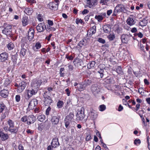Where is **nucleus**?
<instances>
[{
  "label": "nucleus",
  "instance_id": "obj_1",
  "mask_svg": "<svg viewBox=\"0 0 150 150\" xmlns=\"http://www.w3.org/2000/svg\"><path fill=\"white\" fill-rule=\"evenodd\" d=\"M47 93V91H45L42 95L43 98V101L45 105L49 106L51 104L53 103V101L51 97L46 94Z\"/></svg>",
  "mask_w": 150,
  "mask_h": 150
},
{
  "label": "nucleus",
  "instance_id": "obj_2",
  "mask_svg": "<svg viewBox=\"0 0 150 150\" xmlns=\"http://www.w3.org/2000/svg\"><path fill=\"white\" fill-rule=\"evenodd\" d=\"M42 82L41 80L35 79L31 83V88L38 90Z\"/></svg>",
  "mask_w": 150,
  "mask_h": 150
},
{
  "label": "nucleus",
  "instance_id": "obj_3",
  "mask_svg": "<svg viewBox=\"0 0 150 150\" xmlns=\"http://www.w3.org/2000/svg\"><path fill=\"white\" fill-rule=\"evenodd\" d=\"M60 118L61 116L59 115L58 113L57 116L52 115L51 121L52 126H55L57 125L59 123Z\"/></svg>",
  "mask_w": 150,
  "mask_h": 150
},
{
  "label": "nucleus",
  "instance_id": "obj_4",
  "mask_svg": "<svg viewBox=\"0 0 150 150\" xmlns=\"http://www.w3.org/2000/svg\"><path fill=\"white\" fill-rule=\"evenodd\" d=\"M84 109L81 108V110L79 111L76 115L77 120L79 121H82L85 117Z\"/></svg>",
  "mask_w": 150,
  "mask_h": 150
},
{
  "label": "nucleus",
  "instance_id": "obj_5",
  "mask_svg": "<svg viewBox=\"0 0 150 150\" xmlns=\"http://www.w3.org/2000/svg\"><path fill=\"white\" fill-rule=\"evenodd\" d=\"M27 83L24 81H22L19 84V86L17 91L19 93H21L25 89Z\"/></svg>",
  "mask_w": 150,
  "mask_h": 150
},
{
  "label": "nucleus",
  "instance_id": "obj_6",
  "mask_svg": "<svg viewBox=\"0 0 150 150\" xmlns=\"http://www.w3.org/2000/svg\"><path fill=\"white\" fill-rule=\"evenodd\" d=\"M8 60V54L6 52H4L0 54V62H4Z\"/></svg>",
  "mask_w": 150,
  "mask_h": 150
},
{
  "label": "nucleus",
  "instance_id": "obj_7",
  "mask_svg": "<svg viewBox=\"0 0 150 150\" xmlns=\"http://www.w3.org/2000/svg\"><path fill=\"white\" fill-rule=\"evenodd\" d=\"M12 28L11 25H7L4 27V30H2V33L6 35H10L12 32Z\"/></svg>",
  "mask_w": 150,
  "mask_h": 150
},
{
  "label": "nucleus",
  "instance_id": "obj_8",
  "mask_svg": "<svg viewBox=\"0 0 150 150\" xmlns=\"http://www.w3.org/2000/svg\"><path fill=\"white\" fill-rule=\"evenodd\" d=\"M27 122L26 124L28 125L34 123L36 120L35 116L33 115H29L28 116Z\"/></svg>",
  "mask_w": 150,
  "mask_h": 150
},
{
  "label": "nucleus",
  "instance_id": "obj_9",
  "mask_svg": "<svg viewBox=\"0 0 150 150\" xmlns=\"http://www.w3.org/2000/svg\"><path fill=\"white\" fill-rule=\"evenodd\" d=\"M73 62L75 66L79 68L83 64L82 59L77 57L74 59Z\"/></svg>",
  "mask_w": 150,
  "mask_h": 150
},
{
  "label": "nucleus",
  "instance_id": "obj_10",
  "mask_svg": "<svg viewBox=\"0 0 150 150\" xmlns=\"http://www.w3.org/2000/svg\"><path fill=\"white\" fill-rule=\"evenodd\" d=\"M53 2H50L48 4H47L46 8H47L50 9L52 10H55L57 9V5Z\"/></svg>",
  "mask_w": 150,
  "mask_h": 150
},
{
  "label": "nucleus",
  "instance_id": "obj_11",
  "mask_svg": "<svg viewBox=\"0 0 150 150\" xmlns=\"http://www.w3.org/2000/svg\"><path fill=\"white\" fill-rule=\"evenodd\" d=\"M34 32V30L32 28L29 29L27 36L28 40L29 41H32L33 38Z\"/></svg>",
  "mask_w": 150,
  "mask_h": 150
},
{
  "label": "nucleus",
  "instance_id": "obj_12",
  "mask_svg": "<svg viewBox=\"0 0 150 150\" xmlns=\"http://www.w3.org/2000/svg\"><path fill=\"white\" fill-rule=\"evenodd\" d=\"M91 89L94 95L98 93L100 91V89L97 84L93 85L91 87Z\"/></svg>",
  "mask_w": 150,
  "mask_h": 150
},
{
  "label": "nucleus",
  "instance_id": "obj_13",
  "mask_svg": "<svg viewBox=\"0 0 150 150\" xmlns=\"http://www.w3.org/2000/svg\"><path fill=\"white\" fill-rule=\"evenodd\" d=\"M38 104V100L35 99H32L29 102L28 107L30 109H32L34 107L37 105Z\"/></svg>",
  "mask_w": 150,
  "mask_h": 150
},
{
  "label": "nucleus",
  "instance_id": "obj_14",
  "mask_svg": "<svg viewBox=\"0 0 150 150\" xmlns=\"http://www.w3.org/2000/svg\"><path fill=\"white\" fill-rule=\"evenodd\" d=\"M51 144L53 146L54 148H57L59 145L60 144L58 141V139L57 137L54 138L53 139Z\"/></svg>",
  "mask_w": 150,
  "mask_h": 150
},
{
  "label": "nucleus",
  "instance_id": "obj_15",
  "mask_svg": "<svg viewBox=\"0 0 150 150\" xmlns=\"http://www.w3.org/2000/svg\"><path fill=\"white\" fill-rule=\"evenodd\" d=\"M46 27L44 23H39L36 27V29L38 32H41L46 29Z\"/></svg>",
  "mask_w": 150,
  "mask_h": 150
},
{
  "label": "nucleus",
  "instance_id": "obj_16",
  "mask_svg": "<svg viewBox=\"0 0 150 150\" xmlns=\"http://www.w3.org/2000/svg\"><path fill=\"white\" fill-rule=\"evenodd\" d=\"M0 138L2 141H4L8 139L9 136L7 134H5L3 131H0Z\"/></svg>",
  "mask_w": 150,
  "mask_h": 150
},
{
  "label": "nucleus",
  "instance_id": "obj_17",
  "mask_svg": "<svg viewBox=\"0 0 150 150\" xmlns=\"http://www.w3.org/2000/svg\"><path fill=\"white\" fill-rule=\"evenodd\" d=\"M9 94V91L8 90L4 89L0 91V95L3 98H6Z\"/></svg>",
  "mask_w": 150,
  "mask_h": 150
},
{
  "label": "nucleus",
  "instance_id": "obj_18",
  "mask_svg": "<svg viewBox=\"0 0 150 150\" xmlns=\"http://www.w3.org/2000/svg\"><path fill=\"white\" fill-rule=\"evenodd\" d=\"M106 72L105 69L100 68L99 69H98L97 74L98 75H100V78H102L105 75Z\"/></svg>",
  "mask_w": 150,
  "mask_h": 150
},
{
  "label": "nucleus",
  "instance_id": "obj_19",
  "mask_svg": "<svg viewBox=\"0 0 150 150\" xmlns=\"http://www.w3.org/2000/svg\"><path fill=\"white\" fill-rule=\"evenodd\" d=\"M128 35L123 34L121 36V39L122 42L123 43H126L129 40Z\"/></svg>",
  "mask_w": 150,
  "mask_h": 150
},
{
  "label": "nucleus",
  "instance_id": "obj_20",
  "mask_svg": "<svg viewBox=\"0 0 150 150\" xmlns=\"http://www.w3.org/2000/svg\"><path fill=\"white\" fill-rule=\"evenodd\" d=\"M33 6L32 8H30L29 7H27L25 8L24 10V12L25 13L28 15H32V13L33 12Z\"/></svg>",
  "mask_w": 150,
  "mask_h": 150
},
{
  "label": "nucleus",
  "instance_id": "obj_21",
  "mask_svg": "<svg viewBox=\"0 0 150 150\" xmlns=\"http://www.w3.org/2000/svg\"><path fill=\"white\" fill-rule=\"evenodd\" d=\"M136 100L137 102L138 103L137 104L136 107L133 108L132 109L133 111L136 112L138 111L140 108V105L139 103H140L142 102V100L139 98H137V99Z\"/></svg>",
  "mask_w": 150,
  "mask_h": 150
},
{
  "label": "nucleus",
  "instance_id": "obj_22",
  "mask_svg": "<svg viewBox=\"0 0 150 150\" xmlns=\"http://www.w3.org/2000/svg\"><path fill=\"white\" fill-rule=\"evenodd\" d=\"M90 115L91 119L94 120L96 119L98 115L95 110H92L91 111Z\"/></svg>",
  "mask_w": 150,
  "mask_h": 150
},
{
  "label": "nucleus",
  "instance_id": "obj_23",
  "mask_svg": "<svg viewBox=\"0 0 150 150\" xmlns=\"http://www.w3.org/2000/svg\"><path fill=\"white\" fill-rule=\"evenodd\" d=\"M117 6H118V8L119 9V11L120 12H123L124 13H126L127 9H126L125 8L124 6L121 4H118L117 5Z\"/></svg>",
  "mask_w": 150,
  "mask_h": 150
},
{
  "label": "nucleus",
  "instance_id": "obj_24",
  "mask_svg": "<svg viewBox=\"0 0 150 150\" xmlns=\"http://www.w3.org/2000/svg\"><path fill=\"white\" fill-rule=\"evenodd\" d=\"M18 56V55L17 54V52L16 54L14 55H11V60L13 62V64L14 66L17 63V60Z\"/></svg>",
  "mask_w": 150,
  "mask_h": 150
},
{
  "label": "nucleus",
  "instance_id": "obj_25",
  "mask_svg": "<svg viewBox=\"0 0 150 150\" xmlns=\"http://www.w3.org/2000/svg\"><path fill=\"white\" fill-rule=\"evenodd\" d=\"M103 28L104 32L105 33H109L111 31V28L109 25H105Z\"/></svg>",
  "mask_w": 150,
  "mask_h": 150
},
{
  "label": "nucleus",
  "instance_id": "obj_26",
  "mask_svg": "<svg viewBox=\"0 0 150 150\" xmlns=\"http://www.w3.org/2000/svg\"><path fill=\"white\" fill-rule=\"evenodd\" d=\"M28 18L27 16H23L22 20L23 25L25 26L28 24Z\"/></svg>",
  "mask_w": 150,
  "mask_h": 150
},
{
  "label": "nucleus",
  "instance_id": "obj_27",
  "mask_svg": "<svg viewBox=\"0 0 150 150\" xmlns=\"http://www.w3.org/2000/svg\"><path fill=\"white\" fill-rule=\"evenodd\" d=\"M21 49L20 52V56L21 57H23L25 56L27 52V50L24 48V47H21Z\"/></svg>",
  "mask_w": 150,
  "mask_h": 150
},
{
  "label": "nucleus",
  "instance_id": "obj_28",
  "mask_svg": "<svg viewBox=\"0 0 150 150\" xmlns=\"http://www.w3.org/2000/svg\"><path fill=\"white\" fill-rule=\"evenodd\" d=\"M86 88V87L83 83V82L79 84L78 90L79 91H82L85 89Z\"/></svg>",
  "mask_w": 150,
  "mask_h": 150
},
{
  "label": "nucleus",
  "instance_id": "obj_29",
  "mask_svg": "<svg viewBox=\"0 0 150 150\" xmlns=\"http://www.w3.org/2000/svg\"><path fill=\"white\" fill-rule=\"evenodd\" d=\"M115 69L117 73L121 74H123L122 69L120 66H116Z\"/></svg>",
  "mask_w": 150,
  "mask_h": 150
},
{
  "label": "nucleus",
  "instance_id": "obj_30",
  "mask_svg": "<svg viewBox=\"0 0 150 150\" xmlns=\"http://www.w3.org/2000/svg\"><path fill=\"white\" fill-rule=\"evenodd\" d=\"M87 40L83 39L82 40L80 41L78 43V45L81 47L83 46H84L87 42Z\"/></svg>",
  "mask_w": 150,
  "mask_h": 150
},
{
  "label": "nucleus",
  "instance_id": "obj_31",
  "mask_svg": "<svg viewBox=\"0 0 150 150\" xmlns=\"http://www.w3.org/2000/svg\"><path fill=\"white\" fill-rule=\"evenodd\" d=\"M74 115V113L72 112H71L69 115L66 116L65 118L71 121V120L73 119Z\"/></svg>",
  "mask_w": 150,
  "mask_h": 150
},
{
  "label": "nucleus",
  "instance_id": "obj_32",
  "mask_svg": "<svg viewBox=\"0 0 150 150\" xmlns=\"http://www.w3.org/2000/svg\"><path fill=\"white\" fill-rule=\"evenodd\" d=\"M22 44L21 45V47H24L25 44H28V41L25 37L23 38L21 40Z\"/></svg>",
  "mask_w": 150,
  "mask_h": 150
},
{
  "label": "nucleus",
  "instance_id": "obj_33",
  "mask_svg": "<svg viewBox=\"0 0 150 150\" xmlns=\"http://www.w3.org/2000/svg\"><path fill=\"white\" fill-rule=\"evenodd\" d=\"M92 81L91 80L87 79L85 80L83 82V84L86 87L87 86L90 85Z\"/></svg>",
  "mask_w": 150,
  "mask_h": 150
},
{
  "label": "nucleus",
  "instance_id": "obj_34",
  "mask_svg": "<svg viewBox=\"0 0 150 150\" xmlns=\"http://www.w3.org/2000/svg\"><path fill=\"white\" fill-rule=\"evenodd\" d=\"M45 118V116L44 115H39L37 117V119L41 122H43Z\"/></svg>",
  "mask_w": 150,
  "mask_h": 150
},
{
  "label": "nucleus",
  "instance_id": "obj_35",
  "mask_svg": "<svg viewBox=\"0 0 150 150\" xmlns=\"http://www.w3.org/2000/svg\"><path fill=\"white\" fill-rule=\"evenodd\" d=\"M96 62L95 61L90 62L87 65V68L88 69H90L91 68L93 67L95 65Z\"/></svg>",
  "mask_w": 150,
  "mask_h": 150
},
{
  "label": "nucleus",
  "instance_id": "obj_36",
  "mask_svg": "<svg viewBox=\"0 0 150 150\" xmlns=\"http://www.w3.org/2000/svg\"><path fill=\"white\" fill-rule=\"evenodd\" d=\"M71 121L68 120L65 118L64 119V123H65V126L67 128H69V125H70V122Z\"/></svg>",
  "mask_w": 150,
  "mask_h": 150
},
{
  "label": "nucleus",
  "instance_id": "obj_37",
  "mask_svg": "<svg viewBox=\"0 0 150 150\" xmlns=\"http://www.w3.org/2000/svg\"><path fill=\"white\" fill-rule=\"evenodd\" d=\"M119 9L118 8V6H116L113 12V13L112 14V16H116L118 12H120V11H119Z\"/></svg>",
  "mask_w": 150,
  "mask_h": 150
},
{
  "label": "nucleus",
  "instance_id": "obj_38",
  "mask_svg": "<svg viewBox=\"0 0 150 150\" xmlns=\"http://www.w3.org/2000/svg\"><path fill=\"white\" fill-rule=\"evenodd\" d=\"M9 126V128H13L14 127V123L13 121L10 119L7 122Z\"/></svg>",
  "mask_w": 150,
  "mask_h": 150
},
{
  "label": "nucleus",
  "instance_id": "obj_39",
  "mask_svg": "<svg viewBox=\"0 0 150 150\" xmlns=\"http://www.w3.org/2000/svg\"><path fill=\"white\" fill-rule=\"evenodd\" d=\"M147 23V20L145 18H144L140 22L139 24L141 26H144L146 25Z\"/></svg>",
  "mask_w": 150,
  "mask_h": 150
},
{
  "label": "nucleus",
  "instance_id": "obj_40",
  "mask_svg": "<svg viewBox=\"0 0 150 150\" xmlns=\"http://www.w3.org/2000/svg\"><path fill=\"white\" fill-rule=\"evenodd\" d=\"M11 82V81L8 78L6 79L4 83V86L5 87H7Z\"/></svg>",
  "mask_w": 150,
  "mask_h": 150
},
{
  "label": "nucleus",
  "instance_id": "obj_41",
  "mask_svg": "<svg viewBox=\"0 0 150 150\" xmlns=\"http://www.w3.org/2000/svg\"><path fill=\"white\" fill-rule=\"evenodd\" d=\"M95 18L97 19L99 22H101L103 19V17H102V16H101L100 15H96L95 16Z\"/></svg>",
  "mask_w": 150,
  "mask_h": 150
},
{
  "label": "nucleus",
  "instance_id": "obj_42",
  "mask_svg": "<svg viewBox=\"0 0 150 150\" xmlns=\"http://www.w3.org/2000/svg\"><path fill=\"white\" fill-rule=\"evenodd\" d=\"M64 103L62 101L59 100L57 103V106L59 108H61L63 106Z\"/></svg>",
  "mask_w": 150,
  "mask_h": 150
},
{
  "label": "nucleus",
  "instance_id": "obj_43",
  "mask_svg": "<svg viewBox=\"0 0 150 150\" xmlns=\"http://www.w3.org/2000/svg\"><path fill=\"white\" fill-rule=\"evenodd\" d=\"M12 128H9V131L11 133L16 134L18 132V130L16 129V127H14L13 128L11 129Z\"/></svg>",
  "mask_w": 150,
  "mask_h": 150
},
{
  "label": "nucleus",
  "instance_id": "obj_44",
  "mask_svg": "<svg viewBox=\"0 0 150 150\" xmlns=\"http://www.w3.org/2000/svg\"><path fill=\"white\" fill-rule=\"evenodd\" d=\"M7 47L9 50H11L13 48L14 45L13 43L10 42L7 45Z\"/></svg>",
  "mask_w": 150,
  "mask_h": 150
},
{
  "label": "nucleus",
  "instance_id": "obj_45",
  "mask_svg": "<svg viewBox=\"0 0 150 150\" xmlns=\"http://www.w3.org/2000/svg\"><path fill=\"white\" fill-rule=\"evenodd\" d=\"M6 106L3 103H2L0 105V113L2 112L3 110L5 109Z\"/></svg>",
  "mask_w": 150,
  "mask_h": 150
},
{
  "label": "nucleus",
  "instance_id": "obj_46",
  "mask_svg": "<svg viewBox=\"0 0 150 150\" xmlns=\"http://www.w3.org/2000/svg\"><path fill=\"white\" fill-rule=\"evenodd\" d=\"M74 57V56H73L72 55H69L67 54L66 55V58L68 60H72L73 59Z\"/></svg>",
  "mask_w": 150,
  "mask_h": 150
},
{
  "label": "nucleus",
  "instance_id": "obj_47",
  "mask_svg": "<svg viewBox=\"0 0 150 150\" xmlns=\"http://www.w3.org/2000/svg\"><path fill=\"white\" fill-rule=\"evenodd\" d=\"M106 108V107L104 105H100L99 107V109L100 111H103L105 110Z\"/></svg>",
  "mask_w": 150,
  "mask_h": 150
},
{
  "label": "nucleus",
  "instance_id": "obj_48",
  "mask_svg": "<svg viewBox=\"0 0 150 150\" xmlns=\"http://www.w3.org/2000/svg\"><path fill=\"white\" fill-rule=\"evenodd\" d=\"M139 116H140L141 118L142 119V122L143 124H144V125L145 126H146L147 125V123H146L145 122V120L144 118L143 117V115H142V114H141V113H140L139 114Z\"/></svg>",
  "mask_w": 150,
  "mask_h": 150
},
{
  "label": "nucleus",
  "instance_id": "obj_49",
  "mask_svg": "<svg viewBox=\"0 0 150 150\" xmlns=\"http://www.w3.org/2000/svg\"><path fill=\"white\" fill-rule=\"evenodd\" d=\"M28 116L27 115H25L21 119V121L23 122H27Z\"/></svg>",
  "mask_w": 150,
  "mask_h": 150
},
{
  "label": "nucleus",
  "instance_id": "obj_50",
  "mask_svg": "<svg viewBox=\"0 0 150 150\" xmlns=\"http://www.w3.org/2000/svg\"><path fill=\"white\" fill-rule=\"evenodd\" d=\"M26 1L30 4V5L33 6V4H36V1L35 0H26Z\"/></svg>",
  "mask_w": 150,
  "mask_h": 150
},
{
  "label": "nucleus",
  "instance_id": "obj_51",
  "mask_svg": "<svg viewBox=\"0 0 150 150\" xmlns=\"http://www.w3.org/2000/svg\"><path fill=\"white\" fill-rule=\"evenodd\" d=\"M122 102L123 103L124 105H128L129 107L130 108H131V105H130L129 103L127 102V101L126 100L123 99H122Z\"/></svg>",
  "mask_w": 150,
  "mask_h": 150
},
{
  "label": "nucleus",
  "instance_id": "obj_52",
  "mask_svg": "<svg viewBox=\"0 0 150 150\" xmlns=\"http://www.w3.org/2000/svg\"><path fill=\"white\" fill-rule=\"evenodd\" d=\"M91 31L92 32V34H94L95 33L96 31V26L95 25H94L91 28Z\"/></svg>",
  "mask_w": 150,
  "mask_h": 150
},
{
  "label": "nucleus",
  "instance_id": "obj_53",
  "mask_svg": "<svg viewBox=\"0 0 150 150\" xmlns=\"http://www.w3.org/2000/svg\"><path fill=\"white\" fill-rule=\"evenodd\" d=\"M141 143L140 140L139 139H136L134 141V144L136 145H138Z\"/></svg>",
  "mask_w": 150,
  "mask_h": 150
},
{
  "label": "nucleus",
  "instance_id": "obj_54",
  "mask_svg": "<svg viewBox=\"0 0 150 150\" xmlns=\"http://www.w3.org/2000/svg\"><path fill=\"white\" fill-rule=\"evenodd\" d=\"M115 35L114 34H110L108 36L109 39L110 40H113V39L115 38Z\"/></svg>",
  "mask_w": 150,
  "mask_h": 150
},
{
  "label": "nucleus",
  "instance_id": "obj_55",
  "mask_svg": "<svg viewBox=\"0 0 150 150\" xmlns=\"http://www.w3.org/2000/svg\"><path fill=\"white\" fill-rule=\"evenodd\" d=\"M97 41L99 42L102 44H104L105 42V40L100 38H99L97 40Z\"/></svg>",
  "mask_w": 150,
  "mask_h": 150
},
{
  "label": "nucleus",
  "instance_id": "obj_56",
  "mask_svg": "<svg viewBox=\"0 0 150 150\" xmlns=\"http://www.w3.org/2000/svg\"><path fill=\"white\" fill-rule=\"evenodd\" d=\"M33 95H34V94H33L32 91L30 90H28V97L29 98L31 97Z\"/></svg>",
  "mask_w": 150,
  "mask_h": 150
},
{
  "label": "nucleus",
  "instance_id": "obj_57",
  "mask_svg": "<svg viewBox=\"0 0 150 150\" xmlns=\"http://www.w3.org/2000/svg\"><path fill=\"white\" fill-rule=\"evenodd\" d=\"M51 110V108L50 106H48V108L46 110L45 114L47 115H48L49 114V112Z\"/></svg>",
  "mask_w": 150,
  "mask_h": 150
},
{
  "label": "nucleus",
  "instance_id": "obj_58",
  "mask_svg": "<svg viewBox=\"0 0 150 150\" xmlns=\"http://www.w3.org/2000/svg\"><path fill=\"white\" fill-rule=\"evenodd\" d=\"M35 47L36 49H39L41 47V45L40 43L39 42H37L35 44Z\"/></svg>",
  "mask_w": 150,
  "mask_h": 150
},
{
  "label": "nucleus",
  "instance_id": "obj_59",
  "mask_svg": "<svg viewBox=\"0 0 150 150\" xmlns=\"http://www.w3.org/2000/svg\"><path fill=\"white\" fill-rule=\"evenodd\" d=\"M124 28L127 31H131V28L127 25H126L124 26Z\"/></svg>",
  "mask_w": 150,
  "mask_h": 150
},
{
  "label": "nucleus",
  "instance_id": "obj_60",
  "mask_svg": "<svg viewBox=\"0 0 150 150\" xmlns=\"http://www.w3.org/2000/svg\"><path fill=\"white\" fill-rule=\"evenodd\" d=\"M126 22L128 25L131 26V18H128L126 21Z\"/></svg>",
  "mask_w": 150,
  "mask_h": 150
},
{
  "label": "nucleus",
  "instance_id": "obj_61",
  "mask_svg": "<svg viewBox=\"0 0 150 150\" xmlns=\"http://www.w3.org/2000/svg\"><path fill=\"white\" fill-rule=\"evenodd\" d=\"M83 22V21L81 19L77 18L76 20V23L77 24H78L79 23L81 24Z\"/></svg>",
  "mask_w": 150,
  "mask_h": 150
},
{
  "label": "nucleus",
  "instance_id": "obj_62",
  "mask_svg": "<svg viewBox=\"0 0 150 150\" xmlns=\"http://www.w3.org/2000/svg\"><path fill=\"white\" fill-rule=\"evenodd\" d=\"M91 0H86L87 4L88 5V6L89 8H91L92 7V5L91 2Z\"/></svg>",
  "mask_w": 150,
  "mask_h": 150
},
{
  "label": "nucleus",
  "instance_id": "obj_63",
  "mask_svg": "<svg viewBox=\"0 0 150 150\" xmlns=\"http://www.w3.org/2000/svg\"><path fill=\"white\" fill-rule=\"evenodd\" d=\"M105 82L108 83H111L112 82V79L110 78H108L106 79Z\"/></svg>",
  "mask_w": 150,
  "mask_h": 150
},
{
  "label": "nucleus",
  "instance_id": "obj_64",
  "mask_svg": "<svg viewBox=\"0 0 150 150\" xmlns=\"http://www.w3.org/2000/svg\"><path fill=\"white\" fill-rule=\"evenodd\" d=\"M91 139V136L89 134L87 133V136L86 138V141H88Z\"/></svg>",
  "mask_w": 150,
  "mask_h": 150
}]
</instances>
